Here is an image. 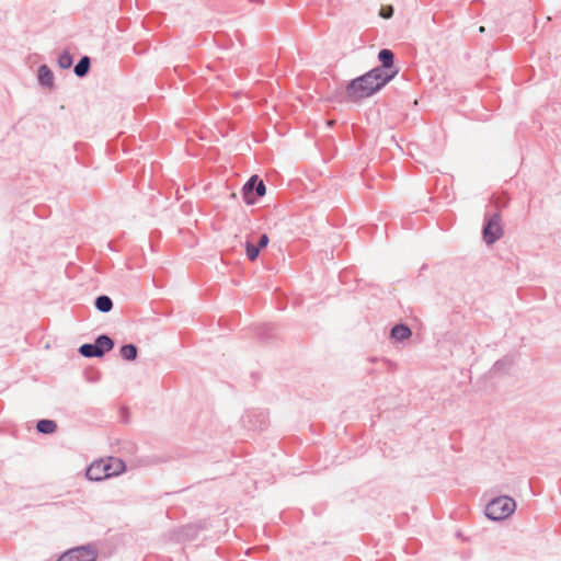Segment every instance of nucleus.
Returning <instances> with one entry per match:
<instances>
[{
  "instance_id": "1",
  "label": "nucleus",
  "mask_w": 561,
  "mask_h": 561,
  "mask_svg": "<svg viewBox=\"0 0 561 561\" xmlns=\"http://www.w3.org/2000/svg\"><path fill=\"white\" fill-rule=\"evenodd\" d=\"M394 77L396 71L389 76H382L379 73V70L373 68L347 83L344 100L356 103L363 99L369 98L381 90Z\"/></svg>"
},
{
  "instance_id": "2",
  "label": "nucleus",
  "mask_w": 561,
  "mask_h": 561,
  "mask_svg": "<svg viewBox=\"0 0 561 561\" xmlns=\"http://www.w3.org/2000/svg\"><path fill=\"white\" fill-rule=\"evenodd\" d=\"M516 508L514 499L507 495H501L491 500L485 506V516L494 522L506 519Z\"/></svg>"
},
{
  "instance_id": "3",
  "label": "nucleus",
  "mask_w": 561,
  "mask_h": 561,
  "mask_svg": "<svg viewBox=\"0 0 561 561\" xmlns=\"http://www.w3.org/2000/svg\"><path fill=\"white\" fill-rule=\"evenodd\" d=\"M503 233L501 208L499 207L495 213L484 215L482 239L488 245H492L503 237Z\"/></svg>"
},
{
  "instance_id": "4",
  "label": "nucleus",
  "mask_w": 561,
  "mask_h": 561,
  "mask_svg": "<svg viewBox=\"0 0 561 561\" xmlns=\"http://www.w3.org/2000/svg\"><path fill=\"white\" fill-rule=\"evenodd\" d=\"M115 346L114 340L107 334L96 336L94 343L82 344L78 352L85 358H101L106 353L111 352Z\"/></svg>"
},
{
  "instance_id": "5",
  "label": "nucleus",
  "mask_w": 561,
  "mask_h": 561,
  "mask_svg": "<svg viewBox=\"0 0 561 561\" xmlns=\"http://www.w3.org/2000/svg\"><path fill=\"white\" fill-rule=\"evenodd\" d=\"M265 193L266 186L257 175H252L242 187V197L248 205L255 204L257 198L263 197Z\"/></svg>"
},
{
  "instance_id": "6",
  "label": "nucleus",
  "mask_w": 561,
  "mask_h": 561,
  "mask_svg": "<svg viewBox=\"0 0 561 561\" xmlns=\"http://www.w3.org/2000/svg\"><path fill=\"white\" fill-rule=\"evenodd\" d=\"M98 554L90 546L69 549L62 553L58 561H95Z\"/></svg>"
},
{
  "instance_id": "7",
  "label": "nucleus",
  "mask_w": 561,
  "mask_h": 561,
  "mask_svg": "<svg viewBox=\"0 0 561 561\" xmlns=\"http://www.w3.org/2000/svg\"><path fill=\"white\" fill-rule=\"evenodd\" d=\"M378 61L379 66L375 67V70H379V73L382 76H389L393 71H396V76L399 72V69L394 66V54L389 48H382L378 53Z\"/></svg>"
},
{
  "instance_id": "8",
  "label": "nucleus",
  "mask_w": 561,
  "mask_h": 561,
  "mask_svg": "<svg viewBox=\"0 0 561 561\" xmlns=\"http://www.w3.org/2000/svg\"><path fill=\"white\" fill-rule=\"evenodd\" d=\"M242 424L252 431H263L268 424V419L262 411H250L242 416Z\"/></svg>"
},
{
  "instance_id": "9",
  "label": "nucleus",
  "mask_w": 561,
  "mask_h": 561,
  "mask_svg": "<svg viewBox=\"0 0 561 561\" xmlns=\"http://www.w3.org/2000/svg\"><path fill=\"white\" fill-rule=\"evenodd\" d=\"M85 476L91 481H102L108 478L104 460L94 461L87 469Z\"/></svg>"
},
{
  "instance_id": "10",
  "label": "nucleus",
  "mask_w": 561,
  "mask_h": 561,
  "mask_svg": "<svg viewBox=\"0 0 561 561\" xmlns=\"http://www.w3.org/2000/svg\"><path fill=\"white\" fill-rule=\"evenodd\" d=\"M37 79L42 87L53 88L54 87V75L47 65L39 66L37 70Z\"/></svg>"
},
{
  "instance_id": "11",
  "label": "nucleus",
  "mask_w": 561,
  "mask_h": 561,
  "mask_svg": "<svg viewBox=\"0 0 561 561\" xmlns=\"http://www.w3.org/2000/svg\"><path fill=\"white\" fill-rule=\"evenodd\" d=\"M412 335L411 329L404 323H398L392 327L390 331V336L396 341H404L408 340Z\"/></svg>"
},
{
  "instance_id": "12",
  "label": "nucleus",
  "mask_w": 561,
  "mask_h": 561,
  "mask_svg": "<svg viewBox=\"0 0 561 561\" xmlns=\"http://www.w3.org/2000/svg\"><path fill=\"white\" fill-rule=\"evenodd\" d=\"M106 473H108V478L113 476H117L125 471L126 465L123 460L114 457H110L105 462Z\"/></svg>"
},
{
  "instance_id": "13",
  "label": "nucleus",
  "mask_w": 561,
  "mask_h": 561,
  "mask_svg": "<svg viewBox=\"0 0 561 561\" xmlns=\"http://www.w3.org/2000/svg\"><path fill=\"white\" fill-rule=\"evenodd\" d=\"M91 67V59L88 56H83L79 59V61L76 64L73 68V72L79 78H84Z\"/></svg>"
},
{
  "instance_id": "14",
  "label": "nucleus",
  "mask_w": 561,
  "mask_h": 561,
  "mask_svg": "<svg viewBox=\"0 0 561 561\" xmlns=\"http://www.w3.org/2000/svg\"><path fill=\"white\" fill-rule=\"evenodd\" d=\"M94 307L100 312L106 313L113 309V301L111 297L106 295H100L94 300Z\"/></svg>"
},
{
  "instance_id": "15",
  "label": "nucleus",
  "mask_w": 561,
  "mask_h": 561,
  "mask_svg": "<svg viewBox=\"0 0 561 561\" xmlns=\"http://www.w3.org/2000/svg\"><path fill=\"white\" fill-rule=\"evenodd\" d=\"M36 430L41 434H53L57 430V424L53 420L42 419L37 421Z\"/></svg>"
},
{
  "instance_id": "16",
  "label": "nucleus",
  "mask_w": 561,
  "mask_h": 561,
  "mask_svg": "<svg viewBox=\"0 0 561 561\" xmlns=\"http://www.w3.org/2000/svg\"><path fill=\"white\" fill-rule=\"evenodd\" d=\"M119 354L125 360H135L138 356V347L133 343L124 344L119 348Z\"/></svg>"
},
{
  "instance_id": "17",
  "label": "nucleus",
  "mask_w": 561,
  "mask_h": 561,
  "mask_svg": "<svg viewBox=\"0 0 561 561\" xmlns=\"http://www.w3.org/2000/svg\"><path fill=\"white\" fill-rule=\"evenodd\" d=\"M260 252H261V250L253 242H251L250 240H247L245 254H247V257L251 262H254L259 257Z\"/></svg>"
},
{
  "instance_id": "18",
  "label": "nucleus",
  "mask_w": 561,
  "mask_h": 561,
  "mask_svg": "<svg viewBox=\"0 0 561 561\" xmlns=\"http://www.w3.org/2000/svg\"><path fill=\"white\" fill-rule=\"evenodd\" d=\"M73 58L67 50L62 51L58 57V65L61 69H68L72 66Z\"/></svg>"
},
{
  "instance_id": "19",
  "label": "nucleus",
  "mask_w": 561,
  "mask_h": 561,
  "mask_svg": "<svg viewBox=\"0 0 561 561\" xmlns=\"http://www.w3.org/2000/svg\"><path fill=\"white\" fill-rule=\"evenodd\" d=\"M511 363L508 359L504 358V359H499L494 363L492 369L494 373H499V371H502L506 368V366H508Z\"/></svg>"
},
{
  "instance_id": "20",
  "label": "nucleus",
  "mask_w": 561,
  "mask_h": 561,
  "mask_svg": "<svg viewBox=\"0 0 561 561\" xmlns=\"http://www.w3.org/2000/svg\"><path fill=\"white\" fill-rule=\"evenodd\" d=\"M393 13H394V9L392 5H386V7H382L380 12H379V15L382 18V19H390L393 16Z\"/></svg>"
},
{
  "instance_id": "21",
  "label": "nucleus",
  "mask_w": 561,
  "mask_h": 561,
  "mask_svg": "<svg viewBox=\"0 0 561 561\" xmlns=\"http://www.w3.org/2000/svg\"><path fill=\"white\" fill-rule=\"evenodd\" d=\"M270 242V238L266 233H262L259 238V241L257 243L255 244L260 250L264 249L267 247Z\"/></svg>"
},
{
  "instance_id": "22",
  "label": "nucleus",
  "mask_w": 561,
  "mask_h": 561,
  "mask_svg": "<svg viewBox=\"0 0 561 561\" xmlns=\"http://www.w3.org/2000/svg\"><path fill=\"white\" fill-rule=\"evenodd\" d=\"M250 1L253 3H260V4H262L264 2L263 0H250Z\"/></svg>"
}]
</instances>
